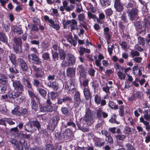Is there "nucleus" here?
<instances>
[{
  "label": "nucleus",
  "instance_id": "obj_11",
  "mask_svg": "<svg viewBox=\"0 0 150 150\" xmlns=\"http://www.w3.org/2000/svg\"><path fill=\"white\" fill-rule=\"evenodd\" d=\"M94 142V145L95 147L100 148L103 146L105 142L103 139L101 138L98 137L96 136H94L93 138Z\"/></svg>",
  "mask_w": 150,
  "mask_h": 150
},
{
  "label": "nucleus",
  "instance_id": "obj_57",
  "mask_svg": "<svg viewBox=\"0 0 150 150\" xmlns=\"http://www.w3.org/2000/svg\"><path fill=\"white\" fill-rule=\"evenodd\" d=\"M105 14L107 17H110L113 14V11L111 8H108L105 10Z\"/></svg>",
  "mask_w": 150,
  "mask_h": 150
},
{
  "label": "nucleus",
  "instance_id": "obj_59",
  "mask_svg": "<svg viewBox=\"0 0 150 150\" xmlns=\"http://www.w3.org/2000/svg\"><path fill=\"white\" fill-rule=\"evenodd\" d=\"M85 18L84 14L83 13L80 14L78 15V19L80 23L81 22H82L85 24H86V22L84 21Z\"/></svg>",
  "mask_w": 150,
  "mask_h": 150
},
{
  "label": "nucleus",
  "instance_id": "obj_43",
  "mask_svg": "<svg viewBox=\"0 0 150 150\" xmlns=\"http://www.w3.org/2000/svg\"><path fill=\"white\" fill-rule=\"evenodd\" d=\"M127 23L122 21V20L118 22V27L120 30L123 32L125 28L126 23Z\"/></svg>",
  "mask_w": 150,
  "mask_h": 150
},
{
  "label": "nucleus",
  "instance_id": "obj_41",
  "mask_svg": "<svg viewBox=\"0 0 150 150\" xmlns=\"http://www.w3.org/2000/svg\"><path fill=\"white\" fill-rule=\"evenodd\" d=\"M30 105L32 108L35 111H37L38 109V104L35 101V99L30 100Z\"/></svg>",
  "mask_w": 150,
  "mask_h": 150
},
{
  "label": "nucleus",
  "instance_id": "obj_20",
  "mask_svg": "<svg viewBox=\"0 0 150 150\" xmlns=\"http://www.w3.org/2000/svg\"><path fill=\"white\" fill-rule=\"evenodd\" d=\"M58 50H59V59L60 60L62 61L61 63H62L64 61H66L65 59L67 57V54L66 51L64 50L60 49V47H58Z\"/></svg>",
  "mask_w": 150,
  "mask_h": 150
},
{
  "label": "nucleus",
  "instance_id": "obj_26",
  "mask_svg": "<svg viewBox=\"0 0 150 150\" xmlns=\"http://www.w3.org/2000/svg\"><path fill=\"white\" fill-rule=\"evenodd\" d=\"M48 86L52 88L55 91H57L59 89V84L56 81L50 82L48 83Z\"/></svg>",
  "mask_w": 150,
  "mask_h": 150
},
{
  "label": "nucleus",
  "instance_id": "obj_1",
  "mask_svg": "<svg viewBox=\"0 0 150 150\" xmlns=\"http://www.w3.org/2000/svg\"><path fill=\"white\" fill-rule=\"evenodd\" d=\"M83 120L84 123L77 122L76 124L79 128L81 130H85L86 128L84 126L86 123L88 126H91L94 122L93 114L89 108H87L86 110V113L83 117Z\"/></svg>",
  "mask_w": 150,
  "mask_h": 150
},
{
  "label": "nucleus",
  "instance_id": "obj_17",
  "mask_svg": "<svg viewBox=\"0 0 150 150\" xmlns=\"http://www.w3.org/2000/svg\"><path fill=\"white\" fill-rule=\"evenodd\" d=\"M28 93L29 97L30 98V100H34L35 98L37 103H40L41 100L40 97L38 94L35 95L34 93L33 89V90H28Z\"/></svg>",
  "mask_w": 150,
  "mask_h": 150
},
{
  "label": "nucleus",
  "instance_id": "obj_23",
  "mask_svg": "<svg viewBox=\"0 0 150 150\" xmlns=\"http://www.w3.org/2000/svg\"><path fill=\"white\" fill-rule=\"evenodd\" d=\"M77 69L79 73V77H85L87 76V73L85 71L84 67L82 65H79L77 67Z\"/></svg>",
  "mask_w": 150,
  "mask_h": 150
},
{
  "label": "nucleus",
  "instance_id": "obj_37",
  "mask_svg": "<svg viewBox=\"0 0 150 150\" xmlns=\"http://www.w3.org/2000/svg\"><path fill=\"white\" fill-rule=\"evenodd\" d=\"M42 58L44 60H47L51 62L52 60L50 57V54L48 52H44L42 55Z\"/></svg>",
  "mask_w": 150,
  "mask_h": 150
},
{
  "label": "nucleus",
  "instance_id": "obj_18",
  "mask_svg": "<svg viewBox=\"0 0 150 150\" xmlns=\"http://www.w3.org/2000/svg\"><path fill=\"white\" fill-rule=\"evenodd\" d=\"M74 101L76 108L79 107L81 101L80 93L79 91H76L74 95Z\"/></svg>",
  "mask_w": 150,
  "mask_h": 150
},
{
  "label": "nucleus",
  "instance_id": "obj_29",
  "mask_svg": "<svg viewBox=\"0 0 150 150\" xmlns=\"http://www.w3.org/2000/svg\"><path fill=\"white\" fill-rule=\"evenodd\" d=\"M134 25L136 30L138 31V33H136V34L137 35V34L139 32L143 29V26L141 23V21H139L137 22L134 24Z\"/></svg>",
  "mask_w": 150,
  "mask_h": 150
},
{
  "label": "nucleus",
  "instance_id": "obj_13",
  "mask_svg": "<svg viewBox=\"0 0 150 150\" xmlns=\"http://www.w3.org/2000/svg\"><path fill=\"white\" fill-rule=\"evenodd\" d=\"M76 71L75 67H68L67 69V75L68 77L70 79L74 80L75 79Z\"/></svg>",
  "mask_w": 150,
  "mask_h": 150
},
{
  "label": "nucleus",
  "instance_id": "obj_56",
  "mask_svg": "<svg viewBox=\"0 0 150 150\" xmlns=\"http://www.w3.org/2000/svg\"><path fill=\"white\" fill-rule=\"evenodd\" d=\"M21 39L19 38H16L14 40L13 45L21 46L22 45Z\"/></svg>",
  "mask_w": 150,
  "mask_h": 150
},
{
  "label": "nucleus",
  "instance_id": "obj_25",
  "mask_svg": "<svg viewBox=\"0 0 150 150\" xmlns=\"http://www.w3.org/2000/svg\"><path fill=\"white\" fill-rule=\"evenodd\" d=\"M63 133L62 134L61 131L55 130L54 133L55 139L58 140H64V137Z\"/></svg>",
  "mask_w": 150,
  "mask_h": 150
},
{
  "label": "nucleus",
  "instance_id": "obj_39",
  "mask_svg": "<svg viewBox=\"0 0 150 150\" xmlns=\"http://www.w3.org/2000/svg\"><path fill=\"white\" fill-rule=\"evenodd\" d=\"M111 0H101V5L102 7L105 8L110 4Z\"/></svg>",
  "mask_w": 150,
  "mask_h": 150
},
{
  "label": "nucleus",
  "instance_id": "obj_3",
  "mask_svg": "<svg viewBox=\"0 0 150 150\" xmlns=\"http://www.w3.org/2000/svg\"><path fill=\"white\" fill-rule=\"evenodd\" d=\"M8 57L13 64L17 65L19 66L20 69L23 71H27L28 69L27 64L23 58H18L16 60V56L11 53L9 54Z\"/></svg>",
  "mask_w": 150,
  "mask_h": 150
},
{
  "label": "nucleus",
  "instance_id": "obj_44",
  "mask_svg": "<svg viewBox=\"0 0 150 150\" xmlns=\"http://www.w3.org/2000/svg\"><path fill=\"white\" fill-rule=\"evenodd\" d=\"M52 55L53 62H55L59 60V54L57 51H55L52 52Z\"/></svg>",
  "mask_w": 150,
  "mask_h": 150
},
{
  "label": "nucleus",
  "instance_id": "obj_46",
  "mask_svg": "<svg viewBox=\"0 0 150 150\" xmlns=\"http://www.w3.org/2000/svg\"><path fill=\"white\" fill-rule=\"evenodd\" d=\"M91 84L94 91L97 90L99 86V83L96 80H93L91 82Z\"/></svg>",
  "mask_w": 150,
  "mask_h": 150
},
{
  "label": "nucleus",
  "instance_id": "obj_2",
  "mask_svg": "<svg viewBox=\"0 0 150 150\" xmlns=\"http://www.w3.org/2000/svg\"><path fill=\"white\" fill-rule=\"evenodd\" d=\"M13 85L15 91L9 92L8 96L10 99H14L18 97L22 93L23 86L20 81L17 80L13 81Z\"/></svg>",
  "mask_w": 150,
  "mask_h": 150
},
{
  "label": "nucleus",
  "instance_id": "obj_40",
  "mask_svg": "<svg viewBox=\"0 0 150 150\" xmlns=\"http://www.w3.org/2000/svg\"><path fill=\"white\" fill-rule=\"evenodd\" d=\"M105 18V15L103 13H100L99 14V18H98L97 17L96 18L97 22L100 24L103 23L104 22L103 21V20Z\"/></svg>",
  "mask_w": 150,
  "mask_h": 150
},
{
  "label": "nucleus",
  "instance_id": "obj_58",
  "mask_svg": "<svg viewBox=\"0 0 150 150\" xmlns=\"http://www.w3.org/2000/svg\"><path fill=\"white\" fill-rule=\"evenodd\" d=\"M101 100V97L98 94L95 95L94 97V101L96 104L98 105L100 104V102Z\"/></svg>",
  "mask_w": 150,
  "mask_h": 150
},
{
  "label": "nucleus",
  "instance_id": "obj_53",
  "mask_svg": "<svg viewBox=\"0 0 150 150\" xmlns=\"http://www.w3.org/2000/svg\"><path fill=\"white\" fill-rule=\"evenodd\" d=\"M7 88V85L0 84V94H3L5 93Z\"/></svg>",
  "mask_w": 150,
  "mask_h": 150
},
{
  "label": "nucleus",
  "instance_id": "obj_48",
  "mask_svg": "<svg viewBox=\"0 0 150 150\" xmlns=\"http://www.w3.org/2000/svg\"><path fill=\"white\" fill-rule=\"evenodd\" d=\"M76 10L75 11L77 13H80L83 11V10L80 2H78L76 4Z\"/></svg>",
  "mask_w": 150,
  "mask_h": 150
},
{
  "label": "nucleus",
  "instance_id": "obj_62",
  "mask_svg": "<svg viewBox=\"0 0 150 150\" xmlns=\"http://www.w3.org/2000/svg\"><path fill=\"white\" fill-rule=\"evenodd\" d=\"M65 128H66L67 126H71L74 129H76V126L75 123L73 121H69L68 122L66 125H64Z\"/></svg>",
  "mask_w": 150,
  "mask_h": 150
},
{
  "label": "nucleus",
  "instance_id": "obj_32",
  "mask_svg": "<svg viewBox=\"0 0 150 150\" xmlns=\"http://www.w3.org/2000/svg\"><path fill=\"white\" fill-rule=\"evenodd\" d=\"M31 122L33 126L35 127L38 130H39L41 128L40 122L37 119L33 120L31 121Z\"/></svg>",
  "mask_w": 150,
  "mask_h": 150
},
{
  "label": "nucleus",
  "instance_id": "obj_38",
  "mask_svg": "<svg viewBox=\"0 0 150 150\" xmlns=\"http://www.w3.org/2000/svg\"><path fill=\"white\" fill-rule=\"evenodd\" d=\"M0 41L5 43H7L8 41L7 37L5 34L1 32H0Z\"/></svg>",
  "mask_w": 150,
  "mask_h": 150
},
{
  "label": "nucleus",
  "instance_id": "obj_52",
  "mask_svg": "<svg viewBox=\"0 0 150 150\" xmlns=\"http://www.w3.org/2000/svg\"><path fill=\"white\" fill-rule=\"evenodd\" d=\"M21 46L13 45V49L14 52L17 54H20L22 52V51L21 49Z\"/></svg>",
  "mask_w": 150,
  "mask_h": 150
},
{
  "label": "nucleus",
  "instance_id": "obj_12",
  "mask_svg": "<svg viewBox=\"0 0 150 150\" xmlns=\"http://www.w3.org/2000/svg\"><path fill=\"white\" fill-rule=\"evenodd\" d=\"M72 101V99L69 96L64 97L63 98H57V103L58 105H62L63 103L65 104H69Z\"/></svg>",
  "mask_w": 150,
  "mask_h": 150
},
{
  "label": "nucleus",
  "instance_id": "obj_63",
  "mask_svg": "<svg viewBox=\"0 0 150 150\" xmlns=\"http://www.w3.org/2000/svg\"><path fill=\"white\" fill-rule=\"evenodd\" d=\"M15 146L18 150H23V144L20 141H18Z\"/></svg>",
  "mask_w": 150,
  "mask_h": 150
},
{
  "label": "nucleus",
  "instance_id": "obj_6",
  "mask_svg": "<svg viewBox=\"0 0 150 150\" xmlns=\"http://www.w3.org/2000/svg\"><path fill=\"white\" fill-rule=\"evenodd\" d=\"M31 68L35 72V75L36 78H40L39 80L41 82L45 81V76L44 71L34 64L31 66Z\"/></svg>",
  "mask_w": 150,
  "mask_h": 150
},
{
  "label": "nucleus",
  "instance_id": "obj_8",
  "mask_svg": "<svg viewBox=\"0 0 150 150\" xmlns=\"http://www.w3.org/2000/svg\"><path fill=\"white\" fill-rule=\"evenodd\" d=\"M141 23L143 26V29L137 34V36L140 35H144L146 33V29H150V22L146 18L144 19L143 21H141Z\"/></svg>",
  "mask_w": 150,
  "mask_h": 150
},
{
  "label": "nucleus",
  "instance_id": "obj_55",
  "mask_svg": "<svg viewBox=\"0 0 150 150\" xmlns=\"http://www.w3.org/2000/svg\"><path fill=\"white\" fill-rule=\"evenodd\" d=\"M130 55L132 58H134L140 55V53L137 51L132 50L130 52Z\"/></svg>",
  "mask_w": 150,
  "mask_h": 150
},
{
  "label": "nucleus",
  "instance_id": "obj_33",
  "mask_svg": "<svg viewBox=\"0 0 150 150\" xmlns=\"http://www.w3.org/2000/svg\"><path fill=\"white\" fill-rule=\"evenodd\" d=\"M125 106L124 105H121L119 107V115L121 117H123L125 115Z\"/></svg>",
  "mask_w": 150,
  "mask_h": 150
},
{
  "label": "nucleus",
  "instance_id": "obj_49",
  "mask_svg": "<svg viewBox=\"0 0 150 150\" xmlns=\"http://www.w3.org/2000/svg\"><path fill=\"white\" fill-rule=\"evenodd\" d=\"M102 110L101 108H99L96 110V117L99 120L102 119Z\"/></svg>",
  "mask_w": 150,
  "mask_h": 150
},
{
  "label": "nucleus",
  "instance_id": "obj_9",
  "mask_svg": "<svg viewBox=\"0 0 150 150\" xmlns=\"http://www.w3.org/2000/svg\"><path fill=\"white\" fill-rule=\"evenodd\" d=\"M128 14L129 20L132 21L137 19L139 10L137 8H132L130 10L127 11Z\"/></svg>",
  "mask_w": 150,
  "mask_h": 150
},
{
  "label": "nucleus",
  "instance_id": "obj_60",
  "mask_svg": "<svg viewBox=\"0 0 150 150\" xmlns=\"http://www.w3.org/2000/svg\"><path fill=\"white\" fill-rule=\"evenodd\" d=\"M54 146L52 144H47L45 146L44 150H54Z\"/></svg>",
  "mask_w": 150,
  "mask_h": 150
},
{
  "label": "nucleus",
  "instance_id": "obj_10",
  "mask_svg": "<svg viewBox=\"0 0 150 150\" xmlns=\"http://www.w3.org/2000/svg\"><path fill=\"white\" fill-rule=\"evenodd\" d=\"M62 23L64 28V29H67V25L70 24L71 30H75V28L73 25H77V21L75 19H72L66 21L65 20H62Z\"/></svg>",
  "mask_w": 150,
  "mask_h": 150
},
{
  "label": "nucleus",
  "instance_id": "obj_7",
  "mask_svg": "<svg viewBox=\"0 0 150 150\" xmlns=\"http://www.w3.org/2000/svg\"><path fill=\"white\" fill-rule=\"evenodd\" d=\"M39 105L40 112H51L56 111L58 107V106L56 105L52 106V105L46 104L44 106L40 103Z\"/></svg>",
  "mask_w": 150,
  "mask_h": 150
},
{
  "label": "nucleus",
  "instance_id": "obj_14",
  "mask_svg": "<svg viewBox=\"0 0 150 150\" xmlns=\"http://www.w3.org/2000/svg\"><path fill=\"white\" fill-rule=\"evenodd\" d=\"M74 80L69 79L67 82H66L65 84V90L69 91H71L72 93H73L76 91V89L74 87L71 88L72 85L74 86Z\"/></svg>",
  "mask_w": 150,
  "mask_h": 150
},
{
  "label": "nucleus",
  "instance_id": "obj_4",
  "mask_svg": "<svg viewBox=\"0 0 150 150\" xmlns=\"http://www.w3.org/2000/svg\"><path fill=\"white\" fill-rule=\"evenodd\" d=\"M60 118L58 115H56L52 117L50 120L49 123L47 126V130L50 132H53L56 127L57 126Z\"/></svg>",
  "mask_w": 150,
  "mask_h": 150
},
{
  "label": "nucleus",
  "instance_id": "obj_5",
  "mask_svg": "<svg viewBox=\"0 0 150 150\" xmlns=\"http://www.w3.org/2000/svg\"><path fill=\"white\" fill-rule=\"evenodd\" d=\"M76 59L75 56L72 54L69 53L67 54L66 60L61 63V65L64 67L73 66L76 64Z\"/></svg>",
  "mask_w": 150,
  "mask_h": 150
},
{
  "label": "nucleus",
  "instance_id": "obj_21",
  "mask_svg": "<svg viewBox=\"0 0 150 150\" xmlns=\"http://www.w3.org/2000/svg\"><path fill=\"white\" fill-rule=\"evenodd\" d=\"M104 38L106 40H110L112 37V33H110L109 28L108 27L105 28L103 29Z\"/></svg>",
  "mask_w": 150,
  "mask_h": 150
},
{
  "label": "nucleus",
  "instance_id": "obj_27",
  "mask_svg": "<svg viewBox=\"0 0 150 150\" xmlns=\"http://www.w3.org/2000/svg\"><path fill=\"white\" fill-rule=\"evenodd\" d=\"M11 28L13 32L18 35H20L23 33L21 28L18 26L13 25Z\"/></svg>",
  "mask_w": 150,
  "mask_h": 150
},
{
  "label": "nucleus",
  "instance_id": "obj_15",
  "mask_svg": "<svg viewBox=\"0 0 150 150\" xmlns=\"http://www.w3.org/2000/svg\"><path fill=\"white\" fill-rule=\"evenodd\" d=\"M28 56L30 57L33 63L37 65H41L42 63V61L40 57L36 54H31L28 55Z\"/></svg>",
  "mask_w": 150,
  "mask_h": 150
},
{
  "label": "nucleus",
  "instance_id": "obj_34",
  "mask_svg": "<svg viewBox=\"0 0 150 150\" xmlns=\"http://www.w3.org/2000/svg\"><path fill=\"white\" fill-rule=\"evenodd\" d=\"M60 110L62 113L66 116L69 115L70 114L69 109L67 107L62 106Z\"/></svg>",
  "mask_w": 150,
  "mask_h": 150
},
{
  "label": "nucleus",
  "instance_id": "obj_31",
  "mask_svg": "<svg viewBox=\"0 0 150 150\" xmlns=\"http://www.w3.org/2000/svg\"><path fill=\"white\" fill-rule=\"evenodd\" d=\"M29 113L30 112L28 110V108H21L19 116H22L23 117H25L27 116Z\"/></svg>",
  "mask_w": 150,
  "mask_h": 150
},
{
  "label": "nucleus",
  "instance_id": "obj_36",
  "mask_svg": "<svg viewBox=\"0 0 150 150\" xmlns=\"http://www.w3.org/2000/svg\"><path fill=\"white\" fill-rule=\"evenodd\" d=\"M7 81L8 78L7 76L6 75L0 74V83H2L3 84L7 85Z\"/></svg>",
  "mask_w": 150,
  "mask_h": 150
},
{
  "label": "nucleus",
  "instance_id": "obj_30",
  "mask_svg": "<svg viewBox=\"0 0 150 150\" xmlns=\"http://www.w3.org/2000/svg\"><path fill=\"white\" fill-rule=\"evenodd\" d=\"M141 98V96L139 92H136L135 93L132 94L131 97L128 98L129 101H133L137 99Z\"/></svg>",
  "mask_w": 150,
  "mask_h": 150
},
{
  "label": "nucleus",
  "instance_id": "obj_24",
  "mask_svg": "<svg viewBox=\"0 0 150 150\" xmlns=\"http://www.w3.org/2000/svg\"><path fill=\"white\" fill-rule=\"evenodd\" d=\"M83 92L84 96L87 100H90L91 101L92 98V95L91 93L89 88H84Z\"/></svg>",
  "mask_w": 150,
  "mask_h": 150
},
{
  "label": "nucleus",
  "instance_id": "obj_19",
  "mask_svg": "<svg viewBox=\"0 0 150 150\" xmlns=\"http://www.w3.org/2000/svg\"><path fill=\"white\" fill-rule=\"evenodd\" d=\"M114 7L117 11L120 12H122L124 9L123 6L120 0H115Z\"/></svg>",
  "mask_w": 150,
  "mask_h": 150
},
{
  "label": "nucleus",
  "instance_id": "obj_42",
  "mask_svg": "<svg viewBox=\"0 0 150 150\" xmlns=\"http://www.w3.org/2000/svg\"><path fill=\"white\" fill-rule=\"evenodd\" d=\"M12 66H9V71L10 72V74H16L19 73V71L16 69V65H14Z\"/></svg>",
  "mask_w": 150,
  "mask_h": 150
},
{
  "label": "nucleus",
  "instance_id": "obj_28",
  "mask_svg": "<svg viewBox=\"0 0 150 150\" xmlns=\"http://www.w3.org/2000/svg\"><path fill=\"white\" fill-rule=\"evenodd\" d=\"M33 125L31 122H28L24 125V130L28 132H33Z\"/></svg>",
  "mask_w": 150,
  "mask_h": 150
},
{
  "label": "nucleus",
  "instance_id": "obj_50",
  "mask_svg": "<svg viewBox=\"0 0 150 150\" xmlns=\"http://www.w3.org/2000/svg\"><path fill=\"white\" fill-rule=\"evenodd\" d=\"M42 82L39 80V79H33V84L34 86L38 88L40 85L42 84Z\"/></svg>",
  "mask_w": 150,
  "mask_h": 150
},
{
  "label": "nucleus",
  "instance_id": "obj_54",
  "mask_svg": "<svg viewBox=\"0 0 150 150\" xmlns=\"http://www.w3.org/2000/svg\"><path fill=\"white\" fill-rule=\"evenodd\" d=\"M51 23L49 25L50 26L52 27L54 29L57 30H58L60 29V26L59 25L57 24H55L53 21H50Z\"/></svg>",
  "mask_w": 150,
  "mask_h": 150
},
{
  "label": "nucleus",
  "instance_id": "obj_64",
  "mask_svg": "<svg viewBox=\"0 0 150 150\" xmlns=\"http://www.w3.org/2000/svg\"><path fill=\"white\" fill-rule=\"evenodd\" d=\"M127 148V150H136L135 148H134L131 144L127 143L125 145Z\"/></svg>",
  "mask_w": 150,
  "mask_h": 150
},
{
  "label": "nucleus",
  "instance_id": "obj_45",
  "mask_svg": "<svg viewBox=\"0 0 150 150\" xmlns=\"http://www.w3.org/2000/svg\"><path fill=\"white\" fill-rule=\"evenodd\" d=\"M37 90L42 97L43 98L45 97L47 93V91L46 90L41 88H38Z\"/></svg>",
  "mask_w": 150,
  "mask_h": 150
},
{
  "label": "nucleus",
  "instance_id": "obj_16",
  "mask_svg": "<svg viewBox=\"0 0 150 150\" xmlns=\"http://www.w3.org/2000/svg\"><path fill=\"white\" fill-rule=\"evenodd\" d=\"M87 76L84 77H79V80L80 82V84L81 86H82L84 88H89L88 83L90 81L89 79L87 78Z\"/></svg>",
  "mask_w": 150,
  "mask_h": 150
},
{
  "label": "nucleus",
  "instance_id": "obj_61",
  "mask_svg": "<svg viewBox=\"0 0 150 150\" xmlns=\"http://www.w3.org/2000/svg\"><path fill=\"white\" fill-rule=\"evenodd\" d=\"M115 137L117 141L119 140H123L126 137V136L125 135L120 134L115 135Z\"/></svg>",
  "mask_w": 150,
  "mask_h": 150
},
{
  "label": "nucleus",
  "instance_id": "obj_22",
  "mask_svg": "<svg viewBox=\"0 0 150 150\" xmlns=\"http://www.w3.org/2000/svg\"><path fill=\"white\" fill-rule=\"evenodd\" d=\"M63 133L64 137V139L67 140L71 139L73 137L72 132L69 129H66Z\"/></svg>",
  "mask_w": 150,
  "mask_h": 150
},
{
  "label": "nucleus",
  "instance_id": "obj_47",
  "mask_svg": "<svg viewBox=\"0 0 150 150\" xmlns=\"http://www.w3.org/2000/svg\"><path fill=\"white\" fill-rule=\"evenodd\" d=\"M22 80L24 82H26L27 83V86L29 89L33 90L32 84L30 83V81L28 78H25L23 77L22 78Z\"/></svg>",
  "mask_w": 150,
  "mask_h": 150
},
{
  "label": "nucleus",
  "instance_id": "obj_51",
  "mask_svg": "<svg viewBox=\"0 0 150 150\" xmlns=\"http://www.w3.org/2000/svg\"><path fill=\"white\" fill-rule=\"evenodd\" d=\"M20 109V107L17 106L16 107L14 108V109L12 110V113L13 115H16V116H19L20 112V111L19 110Z\"/></svg>",
  "mask_w": 150,
  "mask_h": 150
},
{
  "label": "nucleus",
  "instance_id": "obj_35",
  "mask_svg": "<svg viewBox=\"0 0 150 150\" xmlns=\"http://www.w3.org/2000/svg\"><path fill=\"white\" fill-rule=\"evenodd\" d=\"M108 106L112 109L114 110H117L118 109L119 106L115 103L112 101H110L108 103Z\"/></svg>",
  "mask_w": 150,
  "mask_h": 150
}]
</instances>
